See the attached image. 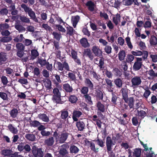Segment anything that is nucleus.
Returning <instances> with one entry per match:
<instances>
[{
	"mask_svg": "<svg viewBox=\"0 0 157 157\" xmlns=\"http://www.w3.org/2000/svg\"><path fill=\"white\" fill-rule=\"evenodd\" d=\"M69 135L68 133L67 132L62 133L59 135L56 132H55L54 134V136L57 142L63 143L66 140Z\"/></svg>",
	"mask_w": 157,
	"mask_h": 157,
	"instance_id": "nucleus-1",
	"label": "nucleus"
},
{
	"mask_svg": "<svg viewBox=\"0 0 157 157\" xmlns=\"http://www.w3.org/2000/svg\"><path fill=\"white\" fill-rule=\"evenodd\" d=\"M21 6L24 9L26 13H28L31 19L36 22H38V20L36 17L35 13L32 10L31 8L28 7L25 4H22Z\"/></svg>",
	"mask_w": 157,
	"mask_h": 157,
	"instance_id": "nucleus-2",
	"label": "nucleus"
},
{
	"mask_svg": "<svg viewBox=\"0 0 157 157\" xmlns=\"http://www.w3.org/2000/svg\"><path fill=\"white\" fill-rule=\"evenodd\" d=\"M54 95L52 100L54 102L59 103L60 101L61 94L59 89L55 88L53 89Z\"/></svg>",
	"mask_w": 157,
	"mask_h": 157,
	"instance_id": "nucleus-3",
	"label": "nucleus"
},
{
	"mask_svg": "<svg viewBox=\"0 0 157 157\" xmlns=\"http://www.w3.org/2000/svg\"><path fill=\"white\" fill-rule=\"evenodd\" d=\"M141 82L142 80L140 76H135L132 78V85L133 87H137L141 84Z\"/></svg>",
	"mask_w": 157,
	"mask_h": 157,
	"instance_id": "nucleus-4",
	"label": "nucleus"
},
{
	"mask_svg": "<svg viewBox=\"0 0 157 157\" xmlns=\"http://www.w3.org/2000/svg\"><path fill=\"white\" fill-rule=\"evenodd\" d=\"M142 59L140 58H136V61L134 63L133 68L135 71L139 70L141 67L142 65Z\"/></svg>",
	"mask_w": 157,
	"mask_h": 157,
	"instance_id": "nucleus-5",
	"label": "nucleus"
},
{
	"mask_svg": "<svg viewBox=\"0 0 157 157\" xmlns=\"http://www.w3.org/2000/svg\"><path fill=\"white\" fill-rule=\"evenodd\" d=\"M33 153L35 157H43V152L40 148H36L35 146L33 147Z\"/></svg>",
	"mask_w": 157,
	"mask_h": 157,
	"instance_id": "nucleus-6",
	"label": "nucleus"
},
{
	"mask_svg": "<svg viewBox=\"0 0 157 157\" xmlns=\"http://www.w3.org/2000/svg\"><path fill=\"white\" fill-rule=\"evenodd\" d=\"M104 59L103 58H97L94 59V62L95 63L98 65L100 67V70H102L104 68Z\"/></svg>",
	"mask_w": 157,
	"mask_h": 157,
	"instance_id": "nucleus-7",
	"label": "nucleus"
},
{
	"mask_svg": "<svg viewBox=\"0 0 157 157\" xmlns=\"http://www.w3.org/2000/svg\"><path fill=\"white\" fill-rule=\"evenodd\" d=\"M106 145L107 147V149L109 150V151H110L111 149H112V147L114 145L111 138L109 136H108L106 138Z\"/></svg>",
	"mask_w": 157,
	"mask_h": 157,
	"instance_id": "nucleus-8",
	"label": "nucleus"
},
{
	"mask_svg": "<svg viewBox=\"0 0 157 157\" xmlns=\"http://www.w3.org/2000/svg\"><path fill=\"white\" fill-rule=\"evenodd\" d=\"M123 98L126 102H128V105L131 108L133 107V99L132 98H130L128 100L127 95L126 94L123 93L122 94Z\"/></svg>",
	"mask_w": 157,
	"mask_h": 157,
	"instance_id": "nucleus-9",
	"label": "nucleus"
},
{
	"mask_svg": "<svg viewBox=\"0 0 157 157\" xmlns=\"http://www.w3.org/2000/svg\"><path fill=\"white\" fill-rule=\"evenodd\" d=\"M72 118L74 121H77L78 118L82 115V113L78 110H74L72 113Z\"/></svg>",
	"mask_w": 157,
	"mask_h": 157,
	"instance_id": "nucleus-10",
	"label": "nucleus"
},
{
	"mask_svg": "<svg viewBox=\"0 0 157 157\" xmlns=\"http://www.w3.org/2000/svg\"><path fill=\"white\" fill-rule=\"evenodd\" d=\"M88 9L90 11H94L96 7V5L91 1H88L86 4Z\"/></svg>",
	"mask_w": 157,
	"mask_h": 157,
	"instance_id": "nucleus-11",
	"label": "nucleus"
},
{
	"mask_svg": "<svg viewBox=\"0 0 157 157\" xmlns=\"http://www.w3.org/2000/svg\"><path fill=\"white\" fill-rule=\"evenodd\" d=\"M147 73L149 76L148 78L149 79H153L157 77V73L155 72L153 69H151L148 71Z\"/></svg>",
	"mask_w": 157,
	"mask_h": 157,
	"instance_id": "nucleus-12",
	"label": "nucleus"
},
{
	"mask_svg": "<svg viewBox=\"0 0 157 157\" xmlns=\"http://www.w3.org/2000/svg\"><path fill=\"white\" fill-rule=\"evenodd\" d=\"M86 144L87 146H89L90 147L91 150L94 152H97L98 151V148L95 147V144L92 142H90L88 141H87Z\"/></svg>",
	"mask_w": 157,
	"mask_h": 157,
	"instance_id": "nucleus-13",
	"label": "nucleus"
},
{
	"mask_svg": "<svg viewBox=\"0 0 157 157\" xmlns=\"http://www.w3.org/2000/svg\"><path fill=\"white\" fill-rule=\"evenodd\" d=\"M92 51L97 56H100L101 55V51L98 47L93 46L92 48Z\"/></svg>",
	"mask_w": 157,
	"mask_h": 157,
	"instance_id": "nucleus-14",
	"label": "nucleus"
},
{
	"mask_svg": "<svg viewBox=\"0 0 157 157\" xmlns=\"http://www.w3.org/2000/svg\"><path fill=\"white\" fill-rule=\"evenodd\" d=\"M59 153L61 155L65 156L67 155V152L65 148V146L64 145H62L59 147Z\"/></svg>",
	"mask_w": 157,
	"mask_h": 157,
	"instance_id": "nucleus-15",
	"label": "nucleus"
},
{
	"mask_svg": "<svg viewBox=\"0 0 157 157\" xmlns=\"http://www.w3.org/2000/svg\"><path fill=\"white\" fill-rule=\"evenodd\" d=\"M79 20V17L78 16H75L72 17L71 23L73 26L74 28L76 27V25Z\"/></svg>",
	"mask_w": 157,
	"mask_h": 157,
	"instance_id": "nucleus-16",
	"label": "nucleus"
},
{
	"mask_svg": "<svg viewBox=\"0 0 157 157\" xmlns=\"http://www.w3.org/2000/svg\"><path fill=\"white\" fill-rule=\"evenodd\" d=\"M80 42L82 46L84 48L88 47L90 46V44L88 42L87 39L85 38L81 39Z\"/></svg>",
	"mask_w": 157,
	"mask_h": 157,
	"instance_id": "nucleus-17",
	"label": "nucleus"
},
{
	"mask_svg": "<svg viewBox=\"0 0 157 157\" xmlns=\"http://www.w3.org/2000/svg\"><path fill=\"white\" fill-rule=\"evenodd\" d=\"M119 59L120 61L123 60L126 56V53L124 51L121 50L118 54Z\"/></svg>",
	"mask_w": 157,
	"mask_h": 157,
	"instance_id": "nucleus-18",
	"label": "nucleus"
},
{
	"mask_svg": "<svg viewBox=\"0 0 157 157\" xmlns=\"http://www.w3.org/2000/svg\"><path fill=\"white\" fill-rule=\"evenodd\" d=\"M6 54L3 53H0V65L5 63L6 60Z\"/></svg>",
	"mask_w": 157,
	"mask_h": 157,
	"instance_id": "nucleus-19",
	"label": "nucleus"
},
{
	"mask_svg": "<svg viewBox=\"0 0 157 157\" xmlns=\"http://www.w3.org/2000/svg\"><path fill=\"white\" fill-rule=\"evenodd\" d=\"M54 142V141L53 137H51L47 139L44 141L45 144L48 146L52 145Z\"/></svg>",
	"mask_w": 157,
	"mask_h": 157,
	"instance_id": "nucleus-20",
	"label": "nucleus"
},
{
	"mask_svg": "<svg viewBox=\"0 0 157 157\" xmlns=\"http://www.w3.org/2000/svg\"><path fill=\"white\" fill-rule=\"evenodd\" d=\"M76 125L79 131L83 130L85 127V124L82 121L77 122L76 123Z\"/></svg>",
	"mask_w": 157,
	"mask_h": 157,
	"instance_id": "nucleus-21",
	"label": "nucleus"
},
{
	"mask_svg": "<svg viewBox=\"0 0 157 157\" xmlns=\"http://www.w3.org/2000/svg\"><path fill=\"white\" fill-rule=\"evenodd\" d=\"M8 128L9 130L12 133L14 134H16L18 132V130L17 128L13 126L12 124H9Z\"/></svg>",
	"mask_w": 157,
	"mask_h": 157,
	"instance_id": "nucleus-22",
	"label": "nucleus"
},
{
	"mask_svg": "<svg viewBox=\"0 0 157 157\" xmlns=\"http://www.w3.org/2000/svg\"><path fill=\"white\" fill-rule=\"evenodd\" d=\"M141 150L140 148H136L134 149L133 152V156L134 157H140L141 155Z\"/></svg>",
	"mask_w": 157,
	"mask_h": 157,
	"instance_id": "nucleus-23",
	"label": "nucleus"
},
{
	"mask_svg": "<svg viewBox=\"0 0 157 157\" xmlns=\"http://www.w3.org/2000/svg\"><path fill=\"white\" fill-rule=\"evenodd\" d=\"M63 89L68 92H71L73 90L72 87L70 86V85L68 83H65L63 84Z\"/></svg>",
	"mask_w": 157,
	"mask_h": 157,
	"instance_id": "nucleus-24",
	"label": "nucleus"
},
{
	"mask_svg": "<svg viewBox=\"0 0 157 157\" xmlns=\"http://www.w3.org/2000/svg\"><path fill=\"white\" fill-rule=\"evenodd\" d=\"M44 84L47 89H49L51 88V82L49 79H45L44 82Z\"/></svg>",
	"mask_w": 157,
	"mask_h": 157,
	"instance_id": "nucleus-25",
	"label": "nucleus"
},
{
	"mask_svg": "<svg viewBox=\"0 0 157 157\" xmlns=\"http://www.w3.org/2000/svg\"><path fill=\"white\" fill-rule=\"evenodd\" d=\"M38 117L40 119L44 122H48L49 121L48 117L44 113L39 114Z\"/></svg>",
	"mask_w": 157,
	"mask_h": 157,
	"instance_id": "nucleus-26",
	"label": "nucleus"
},
{
	"mask_svg": "<svg viewBox=\"0 0 157 157\" xmlns=\"http://www.w3.org/2000/svg\"><path fill=\"white\" fill-rule=\"evenodd\" d=\"M150 43L152 46H155L157 44V38L156 37L152 36H151L150 39Z\"/></svg>",
	"mask_w": 157,
	"mask_h": 157,
	"instance_id": "nucleus-27",
	"label": "nucleus"
},
{
	"mask_svg": "<svg viewBox=\"0 0 157 157\" xmlns=\"http://www.w3.org/2000/svg\"><path fill=\"white\" fill-rule=\"evenodd\" d=\"M113 22L116 25H117L120 21V15L119 14H117L113 18Z\"/></svg>",
	"mask_w": 157,
	"mask_h": 157,
	"instance_id": "nucleus-28",
	"label": "nucleus"
},
{
	"mask_svg": "<svg viewBox=\"0 0 157 157\" xmlns=\"http://www.w3.org/2000/svg\"><path fill=\"white\" fill-rule=\"evenodd\" d=\"M152 148H150L148 150H147L144 153L146 154L147 157H152L154 152L151 151Z\"/></svg>",
	"mask_w": 157,
	"mask_h": 157,
	"instance_id": "nucleus-29",
	"label": "nucleus"
},
{
	"mask_svg": "<svg viewBox=\"0 0 157 157\" xmlns=\"http://www.w3.org/2000/svg\"><path fill=\"white\" fill-rule=\"evenodd\" d=\"M114 82L117 87L120 88L122 86V82L120 78L116 79L114 81Z\"/></svg>",
	"mask_w": 157,
	"mask_h": 157,
	"instance_id": "nucleus-30",
	"label": "nucleus"
},
{
	"mask_svg": "<svg viewBox=\"0 0 157 157\" xmlns=\"http://www.w3.org/2000/svg\"><path fill=\"white\" fill-rule=\"evenodd\" d=\"M0 97L4 100L10 102L9 98H8L7 95L6 93L3 92H0Z\"/></svg>",
	"mask_w": 157,
	"mask_h": 157,
	"instance_id": "nucleus-31",
	"label": "nucleus"
},
{
	"mask_svg": "<svg viewBox=\"0 0 157 157\" xmlns=\"http://www.w3.org/2000/svg\"><path fill=\"white\" fill-rule=\"evenodd\" d=\"M69 100L71 103H74L77 101L78 100V98L76 96L71 95L69 97Z\"/></svg>",
	"mask_w": 157,
	"mask_h": 157,
	"instance_id": "nucleus-32",
	"label": "nucleus"
},
{
	"mask_svg": "<svg viewBox=\"0 0 157 157\" xmlns=\"http://www.w3.org/2000/svg\"><path fill=\"white\" fill-rule=\"evenodd\" d=\"M97 107L99 110L102 112L105 111V107L104 105L102 104L100 102H98L97 104Z\"/></svg>",
	"mask_w": 157,
	"mask_h": 157,
	"instance_id": "nucleus-33",
	"label": "nucleus"
},
{
	"mask_svg": "<svg viewBox=\"0 0 157 157\" xmlns=\"http://www.w3.org/2000/svg\"><path fill=\"white\" fill-rule=\"evenodd\" d=\"M25 137L27 139L31 141H33L35 139V136L33 134H27Z\"/></svg>",
	"mask_w": 157,
	"mask_h": 157,
	"instance_id": "nucleus-34",
	"label": "nucleus"
},
{
	"mask_svg": "<svg viewBox=\"0 0 157 157\" xmlns=\"http://www.w3.org/2000/svg\"><path fill=\"white\" fill-rule=\"evenodd\" d=\"M132 1L133 0H123L122 3L124 5L129 6L132 4Z\"/></svg>",
	"mask_w": 157,
	"mask_h": 157,
	"instance_id": "nucleus-35",
	"label": "nucleus"
},
{
	"mask_svg": "<svg viewBox=\"0 0 157 157\" xmlns=\"http://www.w3.org/2000/svg\"><path fill=\"white\" fill-rule=\"evenodd\" d=\"M15 28L19 32H21L25 30V29L23 26L17 24H15Z\"/></svg>",
	"mask_w": 157,
	"mask_h": 157,
	"instance_id": "nucleus-36",
	"label": "nucleus"
},
{
	"mask_svg": "<svg viewBox=\"0 0 157 157\" xmlns=\"http://www.w3.org/2000/svg\"><path fill=\"white\" fill-rule=\"evenodd\" d=\"M134 57L133 55L128 54L127 55L126 58V61L128 62H132L134 59Z\"/></svg>",
	"mask_w": 157,
	"mask_h": 157,
	"instance_id": "nucleus-37",
	"label": "nucleus"
},
{
	"mask_svg": "<svg viewBox=\"0 0 157 157\" xmlns=\"http://www.w3.org/2000/svg\"><path fill=\"white\" fill-rule=\"evenodd\" d=\"M11 154V151L9 150H4L2 151V154L4 156H9Z\"/></svg>",
	"mask_w": 157,
	"mask_h": 157,
	"instance_id": "nucleus-38",
	"label": "nucleus"
},
{
	"mask_svg": "<svg viewBox=\"0 0 157 157\" xmlns=\"http://www.w3.org/2000/svg\"><path fill=\"white\" fill-rule=\"evenodd\" d=\"M68 112L67 111H63L61 112V118L63 119H66L68 116Z\"/></svg>",
	"mask_w": 157,
	"mask_h": 157,
	"instance_id": "nucleus-39",
	"label": "nucleus"
},
{
	"mask_svg": "<svg viewBox=\"0 0 157 157\" xmlns=\"http://www.w3.org/2000/svg\"><path fill=\"white\" fill-rule=\"evenodd\" d=\"M9 25L7 23H4L0 24V30H4L7 29L9 27Z\"/></svg>",
	"mask_w": 157,
	"mask_h": 157,
	"instance_id": "nucleus-40",
	"label": "nucleus"
},
{
	"mask_svg": "<svg viewBox=\"0 0 157 157\" xmlns=\"http://www.w3.org/2000/svg\"><path fill=\"white\" fill-rule=\"evenodd\" d=\"M84 97L87 102L89 104L92 105L93 103L91 100V97L88 94H85Z\"/></svg>",
	"mask_w": 157,
	"mask_h": 157,
	"instance_id": "nucleus-41",
	"label": "nucleus"
},
{
	"mask_svg": "<svg viewBox=\"0 0 157 157\" xmlns=\"http://www.w3.org/2000/svg\"><path fill=\"white\" fill-rule=\"evenodd\" d=\"M126 42L128 47L132 49L133 48V46L130 41V39L129 37H128L126 38L125 39Z\"/></svg>",
	"mask_w": 157,
	"mask_h": 157,
	"instance_id": "nucleus-42",
	"label": "nucleus"
},
{
	"mask_svg": "<svg viewBox=\"0 0 157 157\" xmlns=\"http://www.w3.org/2000/svg\"><path fill=\"white\" fill-rule=\"evenodd\" d=\"M132 54L135 56H140L143 55V52L140 51L136 50L131 52Z\"/></svg>",
	"mask_w": 157,
	"mask_h": 157,
	"instance_id": "nucleus-43",
	"label": "nucleus"
},
{
	"mask_svg": "<svg viewBox=\"0 0 157 157\" xmlns=\"http://www.w3.org/2000/svg\"><path fill=\"white\" fill-rule=\"evenodd\" d=\"M11 38L8 36H4L2 38L0 39V41L3 42H8L11 40Z\"/></svg>",
	"mask_w": 157,
	"mask_h": 157,
	"instance_id": "nucleus-44",
	"label": "nucleus"
},
{
	"mask_svg": "<svg viewBox=\"0 0 157 157\" xmlns=\"http://www.w3.org/2000/svg\"><path fill=\"white\" fill-rule=\"evenodd\" d=\"M146 114L145 112L143 110L138 111L137 116L140 117L141 118H143L145 116Z\"/></svg>",
	"mask_w": 157,
	"mask_h": 157,
	"instance_id": "nucleus-45",
	"label": "nucleus"
},
{
	"mask_svg": "<svg viewBox=\"0 0 157 157\" xmlns=\"http://www.w3.org/2000/svg\"><path fill=\"white\" fill-rule=\"evenodd\" d=\"M18 112V111L17 109H13L10 113L11 116L14 118L16 117L17 114Z\"/></svg>",
	"mask_w": 157,
	"mask_h": 157,
	"instance_id": "nucleus-46",
	"label": "nucleus"
},
{
	"mask_svg": "<svg viewBox=\"0 0 157 157\" xmlns=\"http://www.w3.org/2000/svg\"><path fill=\"white\" fill-rule=\"evenodd\" d=\"M31 54L32 57L33 58H35L39 55L38 52L36 49H33L31 51Z\"/></svg>",
	"mask_w": 157,
	"mask_h": 157,
	"instance_id": "nucleus-47",
	"label": "nucleus"
},
{
	"mask_svg": "<svg viewBox=\"0 0 157 157\" xmlns=\"http://www.w3.org/2000/svg\"><path fill=\"white\" fill-rule=\"evenodd\" d=\"M151 94V92L149 90H145L143 96L145 98H146V100H147V98H148L149 96Z\"/></svg>",
	"mask_w": 157,
	"mask_h": 157,
	"instance_id": "nucleus-48",
	"label": "nucleus"
},
{
	"mask_svg": "<svg viewBox=\"0 0 157 157\" xmlns=\"http://www.w3.org/2000/svg\"><path fill=\"white\" fill-rule=\"evenodd\" d=\"M104 50L107 54H109L111 52L112 48L110 46L106 45L104 48Z\"/></svg>",
	"mask_w": 157,
	"mask_h": 157,
	"instance_id": "nucleus-49",
	"label": "nucleus"
},
{
	"mask_svg": "<svg viewBox=\"0 0 157 157\" xmlns=\"http://www.w3.org/2000/svg\"><path fill=\"white\" fill-rule=\"evenodd\" d=\"M70 150L72 152L76 153L78 152L79 149L76 146L72 145L71 146Z\"/></svg>",
	"mask_w": 157,
	"mask_h": 157,
	"instance_id": "nucleus-50",
	"label": "nucleus"
},
{
	"mask_svg": "<svg viewBox=\"0 0 157 157\" xmlns=\"http://www.w3.org/2000/svg\"><path fill=\"white\" fill-rule=\"evenodd\" d=\"M94 141L97 144L101 147H103L104 146V143L102 140L97 139Z\"/></svg>",
	"mask_w": 157,
	"mask_h": 157,
	"instance_id": "nucleus-51",
	"label": "nucleus"
},
{
	"mask_svg": "<svg viewBox=\"0 0 157 157\" xmlns=\"http://www.w3.org/2000/svg\"><path fill=\"white\" fill-rule=\"evenodd\" d=\"M6 72V74H7V76L11 75L13 73V70L10 68L8 67L4 70Z\"/></svg>",
	"mask_w": 157,
	"mask_h": 157,
	"instance_id": "nucleus-52",
	"label": "nucleus"
},
{
	"mask_svg": "<svg viewBox=\"0 0 157 157\" xmlns=\"http://www.w3.org/2000/svg\"><path fill=\"white\" fill-rule=\"evenodd\" d=\"M68 77L73 81H75L76 79L75 75L74 74L71 72H69L68 74Z\"/></svg>",
	"mask_w": 157,
	"mask_h": 157,
	"instance_id": "nucleus-53",
	"label": "nucleus"
},
{
	"mask_svg": "<svg viewBox=\"0 0 157 157\" xmlns=\"http://www.w3.org/2000/svg\"><path fill=\"white\" fill-rule=\"evenodd\" d=\"M85 83L90 88H92L93 85L91 81L88 79H86L85 81Z\"/></svg>",
	"mask_w": 157,
	"mask_h": 157,
	"instance_id": "nucleus-54",
	"label": "nucleus"
},
{
	"mask_svg": "<svg viewBox=\"0 0 157 157\" xmlns=\"http://www.w3.org/2000/svg\"><path fill=\"white\" fill-rule=\"evenodd\" d=\"M82 32L84 34L88 36H89L90 35V32L88 30L86 27L83 28Z\"/></svg>",
	"mask_w": 157,
	"mask_h": 157,
	"instance_id": "nucleus-55",
	"label": "nucleus"
},
{
	"mask_svg": "<svg viewBox=\"0 0 157 157\" xmlns=\"http://www.w3.org/2000/svg\"><path fill=\"white\" fill-rule=\"evenodd\" d=\"M20 19L23 22L25 23H28L30 22L29 19L25 16H21Z\"/></svg>",
	"mask_w": 157,
	"mask_h": 157,
	"instance_id": "nucleus-56",
	"label": "nucleus"
},
{
	"mask_svg": "<svg viewBox=\"0 0 157 157\" xmlns=\"http://www.w3.org/2000/svg\"><path fill=\"white\" fill-rule=\"evenodd\" d=\"M118 44L121 46H123L124 43V40L121 37H119L117 39Z\"/></svg>",
	"mask_w": 157,
	"mask_h": 157,
	"instance_id": "nucleus-57",
	"label": "nucleus"
},
{
	"mask_svg": "<svg viewBox=\"0 0 157 157\" xmlns=\"http://www.w3.org/2000/svg\"><path fill=\"white\" fill-rule=\"evenodd\" d=\"M2 82L4 85H6L8 82V80L7 78L4 76H2L1 77Z\"/></svg>",
	"mask_w": 157,
	"mask_h": 157,
	"instance_id": "nucleus-58",
	"label": "nucleus"
},
{
	"mask_svg": "<svg viewBox=\"0 0 157 157\" xmlns=\"http://www.w3.org/2000/svg\"><path fill=\"white\" fill-rule=\"evenodd\" d=\"M16 47L19 51H22L24 50V47L21 43H18L16 45Z\"/></svg>",
	"mask_w": 157,
	"mask_h": 157,
	"instance_id": "nucleus-59",
	"label": "nucleus"
},
{
	"mask_svg": "<svg viewBox=\"0 0 157 157\" xmlns=\"http://www.w3.org/2000/svg\"><path fill=\"white\" fill-rule=\"evenodd\" d=\"M54 37L57 40H59L61 36V35L56 32H53L52 33Z\"/></svg>",
	"mask_w": 157,
	"mask_h": 157,
	"instance_id": "nucleus-60",
	"label": "nucleus"
},
{
	"mask_svg": "<svg viewBox=\"0 0 157 157\" xmlns=\"http://www.w3.org/2000/svg\"><path fill=\"white\" fill-rule=\"evenodd\" d=\"M150 57L152 59V61L154 63L157 62V55L151 54Z\"/></svg>",
	"mask_w": 157,
	"mask_h": 157,
	"instance_id": "nucleus-61",
	"label": "nucleus"
},
{
	"mask_svg": "<svg viewBox=\"0 0 157 157\" xmlns=\"http://www.w3.org/2000/svg\"><path fill=\"white\" fill-rule=\"evenodd\" d=\"M67 33L70 35H71L73 33L74 30L72 27L69 26L67 27Z\"/></svg>",
	"mask_w": 157,
	"mask_h": 157,
	"instance_id": "nucleus-62",
	"label": "nucleus"
},
{
	"mask_svg": "<svg viewBox=\"0 0 157 157\" xmlns=\"http://www.w3.org/2000/svg\"><path fill=\"white\" fill-rule=\"evenodd\" d=\"M56 64L58 66V69L59 70L63 71V64H62L60 62H57Z\"/></svg>",
	"mask_w": 157,
	"mask_h": 157,
	"instance_id": "nucleus-63",
	"label": "nucleus"
},
{
	"mask_svg": "<svg viewBox=\"0 0 157 157\" xmlns=\"http://www.w3.org/2000/svg\"><path fill=\"white\" fill-rule=\"evenodd\" d=\"M134 32L136 37L140 36V30L136 28L134 30Z\"/></svg>",
	"mask_w": 157,
	"mask_h": 157,
	"instance_id": "nucleus-64",
	"label": "nucleus"
}]
</instances>
